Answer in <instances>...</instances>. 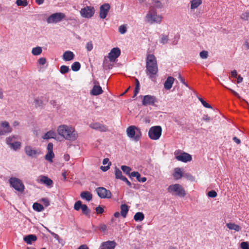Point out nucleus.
<instances>
[{
  "label": "nucleus",
  "mask_w": 249,
  "mask_h": 249,
  "mask_svg": "<svg viewBox=\"0 0 249 249\" xmlns=\"http://www.w3.org/2000/svg\"><path fill=\"white\" fill-rule=\"evenodd\" d=\"M146 73L149 78L153 80L155 78L158 68L155 56L152 54L147 55L146 61Z\"/></svg>",
  "instance_id": "f257e3e1"
},
{
  "label": "nucleus",
  "mask_w": 249,
  "mask_h": 249,
  "mask_svg": "<svg viewBox=\"0 0 249 249\" xmlns=\"http://www.w3.org/2000/svg\"><path fill=\"white\" fill-rule=\"evenodd\" d=\"M57 130L58 134L67 140L74 141L77 138V133L72 126L61 125L58 127Z\"/></svg>",
  "instance_id": "f03ea898"
},
{
  "label": "nucleus",
  "mask_w": 249,
  "mask_h": 249,
  "mask_svg": "<svg viewBox=\"0 0 249 249\" xmlns=\"http://www.w3.org/2000/svg\"><path fill=\"white\" fill-rule=\"evenodd\" d=\"M162 19V16L158 14L156 10L149 9L145 17L144 20L146 23L150 24H160L161 23Z\"/></svg>",
  "instance_id": "7ed1b4c3"
},
{
  "label": "nucleus",
  "mask_w": 249,
  "mask_h": 249,
  "mask_svg": "<svg viewBox=\"0 0 249 249\" xmlns=\"http://www.w3.org/2000/svg\"><path fill=\"white\" fill-rule=\"evenodd\" d=\"M121 53V51L118 48H113L110 53H108V56H105L104 57L103 61V67L104 69H110L112 68V65L108 64V61L107 58L109 59V60L111 62H114L116 59L120 56Z\"/></svg>",
  "instance_id": "20e7f679"
},
{
  "label": "nucleus",
  "mask_w": 249,
  "mask_h": 249,
  "mask_svg": "<svg viewBox=\"0 0 249 249\" xmlns=\"http://www.w3.org/2000/svg\"><path fill=\"white\" fill-rule=\"evenodd\" d=\"M126 132L127 137L135 142L139 141L142 136L140 128L135 125H130L128 127Z\"/></svg>",
  "instance_id": "39448f33"
},
{
  "label": "nucleus",
  "mask_w": 249,
  "mask_h": 249,
  "mask_svg": "<svg viewBox=\"0 0 249 249\" xmlns=\"http://www.w3.org/2000/svg\"><path fill=\"white\" fill-rule=\"evenodd\" d=\"M167 190L169 193L173 195L178 196L180 197H184L186 195L185 190L179 184H175L169 186Z\"/></svg>",
  "instance_id": "423d86ee"
},
{
  "label": "nucleus",
  "mask_w": 249,
  "mask_h": 249,
  "mask_svg": "<svg viewBox=\"0 0 249 249\" xmlns=\"http://www.w3.org/2000/svg\"><path fill=\"white\" fill-rule=\"evenodd\" d=\"M162 128L160 125L152 126L150 128L148 135L149 138L152 140H158L161 136Z\"/></svg>",
  "instance_id": "0eeeda50"
},
{
  "label": "nucleus",
  "mask_w": 249,
  "mask_h": 249,
  "mask_svg": "<svg viewBox=\"0 0 249 249\" xmlns=\"http://www.w3.org/2000/svg\"><path fill=\"white\" fill-rule=\"evenodd\" d=\"M9 183L12 187L19 192L22 193L24 190V184L21 180L18 178H11L9 179Z\"/></svg>",
  "instance_id": "6e6552de"
},
{
  "label": "nucleus",
  "mask_w": 249,
  "mask_h": 249,
  "mask_svg": "<svg viewBox=\"0 0 249 249\" xmlns=\"http://www.w3.org/2000/svg\"><path fill=\"white\" fill-rule=\"evenodd\" d=\"M65 17V15L61 12L55 13L51 15L47 19L48 23H56L60 22Z\"/></svg>",
  "instance_id": "1a4fd4ad"
},
{
  "label": "nucleus",
  "mask_w": 249,
  "mask_h": 249,
  "mask_svg": "<svg viewBox=\"0 0 249 249\" xmlns=\"http://www.w3.org/2000/svg\"><path fill=\"white\" fill-rule=\"evenodd\" d=\"M25 154L29 157L32 158H36L41 154L39 149L32 147L31 145H26L24 147Z\"/></svg>",
  "instance_id": "9d476101"
},
{
  "label": "nucleus",
  "mask_w": 249,
  "mask_h": 249,
  "mask_svg": "<svg viewBox=\"0 0 249 249\" xmlns=\"http://www.w3.org/2000/svg\"><path fill=\"white\" fill-rule=\"evenodd\" d=\"M95 12L94 9L91 6H86L82 8L80 11L81 16L85 18H91Z\"/></svg>",
  "instance_id": "9b49d317"
},
{
  "label": "nucleus",
  "mask_w": 249,
  "mask_h": 249,
  "mask_svg": "<svg viewBox=\"0 0 249 249\" xmlns=\"http://www.w3.org/2000/svg\"><path fill=\"white\" fill-rule=\"evenodd\" d=\"M96 192L98 196L101 198H111L112 196L111 192L104 187H98L96 188Z\"/></svg>",
  "instance_id": "f8f14e48"
},
{
  "label": "nucleus",
  "mask_w": 249,
  "mask_h": 249,
  "mask_svg": "<svg viewBox=\"0 0 249 249\" xmlns=\"http://www.w3.org/2000/svg\"><path fill=\"white\" fill-rule=\"evenodd\" d=\"M178 153L177 151L175 152V158L178 160L187 162L192 160V157L190 154L185 152L180 154Z\"/></svg>",
  "instance_id": "ddd939ff"
},
{
  "label": "nucleus",
  "mask_w": 249,
  "mask_h": 249,
  "mask_svg": "<svg viewBox=\"0 0 249 249\" xmlns=\"http://www.w3.org/2000/svg\"><path fill=\"white\" fill-rule=\"evenodd\" d=\"M12 131L9 124L6 121H3L0 124V135H4L11 133Z\"/></svg>",
  "instance_id": "4468645a"
},
{
  "label": "nucleus",
  "mask_w": 249,
  "mask_h": 249,
  "mask_svg": "<svg viewBox=\"0 0 249 249\" xmlns=\"http://www.w3.org/2000/svg\"><path fill=\"white\" fill-rule=\"evenodd\" d=\"M110 8V6L108 3H105L102 5L100 7V18L102 19L105 18L107 17Z\"/></svg>",
  "instance_id": "2eb2a0df"
},
{
  "label": "nucleus",
  "mask_w": 249,
  "mask_h": 249,
  "mask_svg": "<svg viewBox=\"0 0 249 249\" xmlns=\"http://www.w3.org/2000/svg\"><path fill=\"white\" fill-rule=\"evenodd\" d=\"M156 102V98L155 96L147 95L143 97L142 104L143 106H153Z\"/></svg>",
  "instance_id": "dca6fc26"
},
{
  "label": "nucleus",
  "mask_w": 249,
  "mask_h": 249,
  "mask_svg": "<svg viewBox=\"0 0 249 249\" xmlns=\"http://www.w3.org/2000/svg\"><path fill=\"white\" fill-rule=\"evenodd\" d=\"M164 7V3L161 0H152L149 3V9L154 10L161 9Z\"/></svg>",
  "instance_id": "f3484780"
},
{
  "label": "nucleus",
  "mask_w": 249,
  "mask_h": 249,
  "mask_svg": "<svg viewBox=\"0 0 249 249\" xmlns=\"http://www.w3.org/2000/svg\"><path fill=\"white\" fill-rule=\"evenodd\" d=\"M89 126L92 129L98 130L101 132H107L108 130L107 126L98 122L90 124Z\"/></svg>",
  "instance_id": "a211bd4d"
},
{
  "label": "nucleus",
  "mask_w": 249,
  "mask_h": 249,
  "mask_svg": "<svg viewBox=\"0 0 249 249\" xmlns=\"http://www.w3.org/2000/svg\"><path fill=\"white\" fill-rule=\"evenodd\" d=\"M116 246V243L114 241H107L103 242L99 249H114Z\"/></svg>",
  "instance_id": "6ab92c4d"
},
{
  "label": "nucleus",
  "mask_w": 249,
  "mask_h": 249,
  "mask_svg": "<svg viewBox=\"0 0 249 249\" xmlns=\"http://www.w3.org/2000/svg\"><path fill=\"white\" fill-rule=\"evenodd\" d=\"M38 182L45 184L48 187H50L53 185V182L52 179L45 176H40L37 180Z\"/></svg>",
  "instance_id": "aec40b11"
},
{
  "label": "nucleus",
  "mask_w": 249,
  "mask_h": 249,
  "mask_svg": "<svg viewBox=\"0 0 249 249\" xmlns=\"http://www.w3.org/2000/svg\"><path fill=\"white\" fill-rule=\"evenodd\" d=\"M63 59L65 61H71L74 57V54L70 51H65L63 54Z\"/></svg>",
  "instance_id": "412c9836"
},
{
  "label": "nucleus",
  "mask_w": 249,
  "mask_h": 249,
  "mask_svg": "<svg viewBox=\"0 0 249 249\" xmlns=\"http://www.w3.org/2000/svg\"><path fill=\"white\" fill-rule=\"evenodd\" d=\"M175 79L174 77L169 76L164 84V87L166 89H170L172 87Z\"/></svg>",
  "instance_id": "4be33fe9"
},
{
  "label": "nucleus",
  "mask_w": 249,
  "mask_h": 249,
  "mask_svg": "<svg viewBox=\"0 0 249 249\" xmlns=\"http://www.w3.org/2000/svg\"><path fill=\"white\" fill-rule=\"evenodd\" d=\"M173 176L175 179L178 180L181 178L183 176L182 170L180 168H175Z\"/></svg>",
  "instance_id": "5701e85b"
},
{
  "label": "nucleus",
  "mask_w": 249,
  "mask_h": 249,
  "mask_svg": "<svg viewBox=\"0 0 249 249\" xmlns=\"http://www.w3.org/2000/svg\"><path fill=\"white\" fill-rule=\"evenodd\" d=\"M102 88L99 85H95L91 90L90 93L92 95L97 96L103 93Z\"/></svg>",
  "instance_id": "b1692460"
},
{
  "label": "nucleus",
  "mask_w": 249,
  "mask_h": 249,
  "mask_svg": "<svg viewBox=\"0 0 249 249\" xmlns=\"http://www.w3.org/2000/svg\"><path fill=\"white\" fill-rule=\"evenodd\" d=\"M130 177H136L139 182H144L146 181V178L141 177L140 174L138 172H132L130 174Z\"/></svg>",
  "instance_id": "393cba45"
},
{
  "label": "nucleus",
  "mask_w": 249,
  "mask_h": 249,
  "mask_svg": "<svg viewBox=\"0 0 249 249\" xmlns=\"http://www.w3.org/2000/svg\"><path fill=\"white\" fill-rule=\"evenodd\" d=\"M36 235L34 234H30L24 237V241L28 244H31L32 242L36 241Z\"/></svg>",
  "instance_id": "a878e982"
},
{
  "label": "nucleus",
  "mask_w": 249,
  "mask_h": 249,
  "mask_svg": "<svg viewBox=\"0 0 249 249\" xmlns=\"http://www.w3.org/2000/svg\"><path fill=\"white\" fill-rule=\"evenodd\" d=\"M80 196L82 199H86L88 201L91 200L92 198V194L88 191H84L82 192L80 194Z\"/></svg>",
  "instance_id": "bb28decb"
},
{
  "label": "nucleus",
  "mask_w": 249,
  "mask_h": 249,
  "mask_svg": "<svg viewBox=\"0 0 249 249\" xmlns=\"http://www.w3.org/2000/svg\"><path fill=\"white\" fill-rule=\"evenodd\" d=\"M226 226L230 230H234L236 231H239L241 230L240 226L233 223H227Z\"/></svg>",
  "instance_id": "cd10ccee"
},
{
  "label": "nucleus",
  "mask_w": 249,
  "mask_h": 249,
  "mask_svg": "<svg viewBox=\"0 0 249 249\" xmlns=\"http://www.w3.org/2000/svg\"><path fill=\"white\" fill-rule=\"evenodd\" d=\"M202 0H191L190 1L191 9L194 10L199 7L202 3Z\"/></svg>",
  "instance_id": "c85d7f7f"
},
{
  "label": "nucleus",
  "mask_w": 249,
  "mask_h": 249,
  "mask_svg": "<svg viewBox=\"0 0 249 249\" xmlns=\"http://www.w3.org/2000/svg\"><path fill=\"white\" fill-rule=\"evenodd\" d=\"M18 139V136L17 135H14L10 137H9L6 138V142L8 146H10L12 144V143H14L16 141H17Z\"/></svg>",
  "instance_id": "c756f323"
},
{
  "label": "nucleus",
  "mask_w": 249,
  "mask_h": 249,
  "mask_svg": "<svg viewBox=\"0 0 249 249\" xmlns=\"http://www.w3.org/2000/svg\"><path fill=\"white\" fill-rule=\"evenodd\" d=\"M121 214L124 217H126L128 212V207L126 204H122L121 206Z\"/></svg>",
  "instance_id": "7c9ffc66"
},
{
  "label": "nucleus",
  "mask_w": 249,
  "mask_h": 249,
  "mask_svg": "<svg viewBox=\"0 0 249 249\" xmlns=\"http://www.w3.org/2000/svg\"><path fill=\"white\" fill-rule=\"evenodd\" d=\"M55 136L56 133L53 131L51 130L45 133L42 137V138L43 139H49L51 138H54Z\"/></svg>",
  "instance_id": "2f4dec72"
},
{
  "label": "nucleus",
  "mask_w": 249,
  "mask_h": 249,
  "mask_svg": "<svg viewBox=\"0 0 249 249\" xmlns=\"http://www.w3.org/2000/svg\"><path fill=\"white\" fill-rule=\"evenodd\" d=\"M33 208L35 211L38 212H42L44 209L43 205L37 202H35L33 204Z\"/></svg>",
  "instance_id": "473e14b6"
},
{
  "label": "nucleus",
  "mask_w": 249,
  "mask_h": 249,
  "mask_svg": "<svg viewBox=\"0 0 249 249\" xmlns=\"http://www.w3.org/2000/svg\"><path fill=\"white\" fill-rule=\"evenodd\" d=\"M144 218V215L142 212H138L134 216V219L136 221H142Z\"/></svg>",
  "instance_id": "72a5a7b5"
},
{
  "label": "nucleus",
  "mask_w": 249,
  "mask_h": 249,
  "mask_svg": "<svg viewBox=\"0 0 249 249\" xmlns=\"http://www.w3.org/2000/svg\"><path fill=\"white\" fill-rule=\"evenodd\" d=\"M11 149L17 151L21 147V142H18V140L14 142V143H12L10 146H9Z\"/></svg>",
  "instance_id": "f704fd0d"
},
{
  "label": "nucleus",
  "mask_w": 249,
  "mask_h": 249,
  "mask_svg": "<svg viewBox=\"0 0 249 249\" xmlns=\"http://www.w3.org/2000/svg\"><path fill=\"white\" fill-rule=\"evenodd\" d=\"M42 48L39 46L34 47L32 50V53L34 55H39L42 53Z\"/></svg>",
  "instance_id": "c9c22d12"
},
{
  "label": "nucleus",
  "mask_w": 249,
  "mask_h": 249,
  "mask_svg": "<svg viewBox=\"0 0 249 249\" xmlns=\"http://www.w3.org/2000/svg\"><path fill=\"white\" fill-rule=\"evenodd\" d=\"M54 157V154L53 152H47L45 156V159L50 162H53V159Z\"/></svg>",
  "instance_id": "e433bc0d"
},
{
  "label": "nucleus",
  "mask_w": 249,
  "mask_h": 249,
  "mask_svg": "<svg viewBox=\"0 0 249 249\" xmlns=\"http://www.w3.org/2000/svg\"><path fill=\"white\" fill-rule=\"evenodd\" d=\"M43 97L36 98L35 99L34 103L36 107H40L43 104Z\"/></svg>",
  "instance_id": "4c0bfd02"
},
{
  "label": "nucleus",
  "mask_w": 249,
  "mask_h": 249,
  "mask_svg": "<svg viewBox=\"0 0 249 249\" xmlns=\"http://www.w3.org/2000/svg\"><path fill=\"white\" fill-rule=\"evenodd\" d=\"M115 175L116 178L121 180H122L123 178L124 177L122 175V171L117 167H116L115 169Z\"/></svg>",
  "instance_id": "58836bf2"
},
{
  "label": "nucleus",
  "mask_w": 249,
  "mask_h": 249,
  "mask_svg": "<svg viewBox=\"0 0 249 249\" xmlns=\"http://www.w3.org/2000/svg\"><path fill=\"white\" fill-rule=\"evenodd\" d=\"M71 69L74 71H79L81 67V65L78 62H75L71 65Z\"/></svg>",
  "instance_id": "ea45409f"
},
{
  "label": "nucleus",
  "mask_w": 249,
  "mask_h": 249,
  "mask_svg": "<svg viewBox=\"0 0 249 249\" xmlns=\"http://www.w3.org/2000/svg\"><path fill=\"white\" fill-rule=\"evenodd\" d=\"M121 169L123 171L126 175H129L130 177V171H131V168L127 166L122 165L121 167Z\"/></svg>",
  "instance_id": "a19ab883"
},
{
  "label": "nucleus",
  "mask_w": 249,
  "mask_h": 249,
  "mask_svg": "<svg viewBox=\"0 0 249 249\" xmlns=\"http://www.w3.org/2000/svg\"><path fill=\"white\" fill-rule=\"evenodd\" d=\"M18 6H27L28 4L27 0H17L16 2Z\"/></svg>",
  "instance_id": "79ce46f5"
},
{
  "label": "nucleus",
  "mask_w": 249,
  "mask_h": 249,
  "mask_svg": "<svg viewBox=\"0 0 249 249\" xmlns=\"http://www.w3.org/2000/svg\"><path fill=\"white\" fill-rule=\"evenodd\" d=\"M241 18L244 21H249V11L243 13L240 16Z\"/></svg>",
  "instance_id": "37998d69"
},
{
  "label": "nucleus",
  "mask_w": 249,
  "mask_h": 249,
  "mask_svg": "<svg viewBox=\"0 0 249 249\" xmlns=\"http://www.w3.org/2000/svg\"><path fill=\"white\" fill-rule=\"evenodd\" d=\"M168 41V37L165 35H162L160 38V43L163 44H166Z\"/></svg>",
  "instance_id": "c03bdc74"
},
{
  "label": "nucleus",
  "mask_w": 249,
  "mask_h": 249,
  "mask_svg": "<svg viewBox=\"0 0 249 249\" xmlns=\"http://www.w3.org/2000/svg\"><path fill=\"white\" fill-rule=\"evenodd\" d=\"M70 71V69L69 67L63 65L60 67V72L62 74H65L66 73H67Z\"/></svg>",
  "instance_id": "a18cd8bd"
},
{
  "label": "nucleus",
  "mask_w": 249,
  "mask_h": 249,
  "mask_svg": "<svg viewBox=\"0 0 249 249\" xmlns=\"http://www.w3.org/2000/svg\"><path fill=\"white\" fill-rule=\"evenodd\" d=\"M183 177L190 181H193L195 180V178L188 173H184Z\"/></svg>",
  "instance_id": "49530a36"
},
{
  "label": "nucleus",
  "mask_w": 249,
  "mask_h": 249,
  "mask_svg": "<svg viewBox=\"0 0 249 249\" xmlns=\"http://www.w3.org/2000/svg\"><path fill=\"white\" fill-rule=\"evenodd\" d=\"M81 209H82L83 213L84 214L88 215L90 213V211H89V209L88 208V206L85 204L83 205V206L81 208Z\"/></svg>",
  "instance_id": "de8ad7c7"
},
{
  "label": "nucleus",
  "mask_w": 249,
  "mask_h": 249,
  "mask_svg": "<svg viewBox=\"0 0 249 249\" xmlns=\"http://www.w3.org/2000/svg\"><path fill=\"white\" fill-rule=\"evenodd\" d=\"M82 206L83 204H82L81 201L80 200H78L74 204V209L76 211H78L80 210V208H82Z\"/></svg>",
  "instance_id": "09e8293b"
},
{
  "label": "nucleus",
  "mask_w": 249,
  "mask_h": 249,
  "mask_svg": "<svg viewBox=\"0 0 249 249\" xmlns=\"http://www.w3.org/2000/svg\"><path fill=\"white\" fill-rule=\"evenodd\" d=\"M198 100L200 101V102L202 103V104L203 105L204 107H205L206 108H211L212 107L208 104L206 102H205L202 98L200 97L198 98Z\"/></svg>",
  "instance_id": "8fccbe9b"
},
{
  "label": "nucleus",
  "mask_w": 249,
  "mask_h": 249,
  "mask_svg": "<svg viewBox=\"0 0 249 249\" xmlns=\"http://www.w3.org/2000/svg\"><path fill=\"white\" fill-rule=\"evenodd\" d=\"M126 31H127L126 27L124 25H121L119 28V32L121 34H125L126 32Z\"/></svg>",
  "instance_id": "3c124183"
},
{
  "label": "nucleus",
  "mask_w": 249,
  "mask_h": 249,
  "mask_svg": "<svg viewBox=\"0 0 249 249\" xmlns=\"http://www.w3.org/2000/svg\"><path fill=\"white\" fill-rule=\"evenodd\" d=\"M86 48L88 52H90L92 50L93 44L91 41H89L86 43Z\"/></svg>",
  "instance_id": "603ef678"
},
{
  "label": "nucleus",
  "mask_w": 249,
  "mask_h": 249,
  "mask_svg": "<svg viewBox=\"0 0 249 249\" xmlns=\"http://www.w3.org/2000/svg\"><path fill=\"white\" fill-rule=\"evenodd\" d=\"M200 56L202 59H206L208 56V53L206 51H203L200 53Z\"/></svg>",
  "instance_id": "864d4df0"
},
{
  "label": "nucleus",
  "mask_w": 249,
  "mask_h": 249,
  "mask_svg": "<svg viewBox=\"0 0 249 249\" xmlns=\"http://www.w3.org/2000/svg\"><path fill=\"white\" fill-rule=\"evenodd\" d=\"M47 231L49 232L53 236V237L57 240L59 241V239H60V237H59V236L57 234H56L55 233L52 231H50L49 229H48V228H46Z\"/></svg>",
  "instance_id": "5fc2aeb1"
},
{
  "label": "nucleus",
  "mask_w": 249,
  "mask_h": 249,
  "mask_svg": "<svg viewBox=\"0 0 249 249\" xmlns=\"http://www.w3.org/2000/svg\"><path fill=\"white\" fill-rule=\"evenodd\" d=\"M208 196L210 197L214 198L217 196V193L214 190L210 191L208 193Z\"/></svg>",
  "instance_id": "6e6d98bb"
},
{
  "label": "nucleus",
  "mask_w": 249,
  "mask_h": 249,
  "mask_svg": "<svg viewBox=\"0 0 249 249\" xmlns=\"http://www.w3.org/2000/svg\"><path fill=\"white\" fill-rule=\"evenodd\" d=\"M41 202L44 204L45 207H48L50 205V201L47 198H43L41 199Z\"/></svg>",
  "instance_id": "4d7b16f0"
},
{
  "label": "nucleus",
  "mask_w": 249,
  "mask_h": 249,
  "mask_svg": "<svg viewBox=\"0 0 249 249\" xmlns=\"http://www.w3.org/2000/svg\"><path fill=\"white\" fill-rule=\"evenodd\" d=\"M38 63L40 65H43L46 63V59L44 57H41L38 59Z\"/></svg>",
  "instance_id": "13d9d810"
},
{
  "label": "nucleus",
  "mask_w": 249,
  "mask_h": 249,
  "mask_svg": "<svg viewBox=\"0 0 249 249\" xmlns=\"http://www.w3.org/2000/svg\"><path fill=\"white\" fill-rule=\"evenodd\" d=\"M241 248L242 249H249L248 243L246 242H242L241 243Z\"/></svg>",
  "instance_id": "bf43d9fd"
},
{
  "label": "nucleus",
  "mask_w": 249,
  "mask_h": 249,
  "mask_svg": "<svg viewBox=\"0 0 249 249\" xmlns=\"http://www.w3.org/2000/svg\"><path fill=\"white\" fill-rule=\"evenodd\" d=\"M225 88L227 89H229V90H230L235 96H236L237 98H238L239 99H240L241 98V97L240 96V95H239V94L236 92L235 91H234V90L231 89H230L229 88H227L224 86H223Z\"/></svg>",
  "instance_id": "052dcab7"
},
{
  "label": "nucleus",
  "mask_w": 249,
  "mask_h": 249,
  "mask_svg": "<svg viewBox=\"0 0 249 249\" xmlns=\"http://www.w3.org/2000/svg\"><path fill=\"white\" fill-rule=\"evenodd\" d=\"M111 165V162H109V164L107 166H101L100 169L104 172L107 171L109 169V166Z\"/></svg>",
  "instance_id": "680f3d73"
},
{
  "label": "nucleus",
  "mask_w": 249,
  "mask_h": 249,
  "mask_svg": "<svg viewBox=\"0 0 249 249\" xmlns=\"http://www.w3.org/2000/svg\"><path fill=\"white\" fill-rule=\"evenodd\" d=\"M104 209L100 206H98L96 208V212L98 214H101L104 212Z\"/></svg>",
  "instance_id": "e2e57ef3"
},
{
  "label": "nucleus",
  "mask_w": 249,
  "mask_h": 249,
  "mask_svg": "<svg viewBox=\"0 0 249 249\" xmlns=\"http://www.w3.org/2000/svg\"><path fill=\"white\" fill-rule=\"evenodd\" d=\"M53 144L51 142L48 143L47 145L48 152H53Z\"/></svg>",
  "instance_id": "0e129e2a"
},
{
  "label": "nucleus",
  "mask_w": 249,
  "mask_h": 249,
  "mask_svg": "<svg viewBox=\"0 0 249 249\" xmlns=\"http://www.w3.org/2000/svg\"><path fill=\"white\" fill-rule=\"evenodd\" d=\"M178 78L179 79V80L180 81V82L183 84H184V85H185L186 87H188V85L186 83V82H185V80L182 77L181 75L179 74H178Z\"/></svg>",
  "instance_id": "69168bd1"
},
{
  "label": "nucleus",
  "mask_w": 249,
  "mask_h": 249,
  "mask_svg": "<svg viewBox=\"0 0 249 249\" xmlns=\"http://www.w3.org/2000/svg\"><path fill=\"white\" fill-rule=\"evenodd\" d=\"M203 120L206 122H209L211 120V119L208 115H205L203 117Z\"/></svg>",
  "instance_id": "338daca9"
},
{
  "label": "nucleus",
  "mask_w": 249,
  "mask_h": 249,
  "mask_svg": "<svg viewBox=\"0 0 249 249\" xmlns=\"http://www.w3.org/2000/svg\"><path fill=\"white\" fill-rule=\"evenodd\" d=\"M122 180L125 182L129 187L131 186V182L125 177L123 178V179Z\"/></svg>",
  "instance_id": "774afa93"
}]
</instances>
